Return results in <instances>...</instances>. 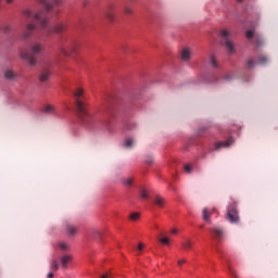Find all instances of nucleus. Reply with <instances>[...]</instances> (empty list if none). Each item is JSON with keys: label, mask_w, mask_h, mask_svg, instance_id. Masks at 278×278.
Wrapping results in <instances>:
<instances>
[{"label": "nucleus", "mask_w": 278, "mask_h": 278, "mask_svg": "<svg viewBox=\"0 0 278 278\" xmlns=\"http://www.w3.org/2000/svg\"><path fill=\"white\" fill-rule=\"evenodd\" d=\"M43 49H45V47L42 46V42L34 41L29 46V51L21 52L20 58H22V60H27V62L30 66H36V63L38 62V59L36 58V55H40V53H42Z\"/></svg>", "instance_id": "f257e3e1"}, {"label": "nucleus", "mask_w": 278, "mask_h": 278, "mask_svg": "<svg viewBox=\"0 0 278 278\" xmlns=\"http://www.w3.org/2000/svg\"><path fill=\"white\" fill-rule=\"evenodd\" d=\"M22 14L27 21H35L36 23H38V25H40V27L43 28L47 27L49 23V20H47V15H45V12H36L31 9H24L22 11Z\"/></svg>", "instance_id": "f03ea898"}, {"label": "nucleus", "mask_w": 278, "mask_h": 278, "mask_svg": "<svg viewBox=\"0 0 278 278\" xmlns=\"http://www.w3.org/2000/svg\"><path fill=\"white\" fill-rule=\"evenodd\" d=\"M74 97L76 99V109H77V114L78 118L80 121H88V111L86 110V103L81 101V97H84V89L77 88L76 91L74 92Z\"/></svg>", "instance_id": "7ed1b4c3"}, {"label": "nucleus", "mask_w": 278, "mask_h": 278, "mask_svg": "<svg viewBox=\"0 0 278 278\" xmlns=\"http://www.w3.org/2000/svg\"><path fill=\"white\" fill-rule=\"evenodd\" d=\"M219 37L222 38V45L226 47L228 53H236V46L229 40V30H220Z\"/></svg>", "instance_id": "20e7f679"}, {"label": "nucleus", "mask_w": 278, "mask_h": 278, "mask_svg": "<svg viewBox=\"0 0 278 278\" xmlns=\"http://www.w3.org/2000/svg\"><path fill=\"white\" fill-rule=\"evenodd\" d=\"M226 218L231 224L240 223V215L238 214V208H236V203L229 204Z\"/></svg>", "instance_id": "39448f33"}, {"label": "nucleus", "mask_w": 278, "mask_h": 278, "mask_svg": "<svg viewBox=\"0 0 278 278\" xmlns=\"http://www.w3.org/2000/svg\"><path fill=\"white\" fill-rule=\"evenodd\" d=\"M36 31V24L28 23L26 24L23 33H22V40H28V38H31V35Z\"/></svg>", "instance_id": "423d86ee"}, {"label": "nucleus", "mask_w": 278, "mask_h": 278, "mask_svg": "<svg viewBox=\"0 0 278 278\" xmlns=\"http://www.w3.org/2000/svg\"><path fill=\"white\" fill-rule=\"evenodd\" d=\"M41 5H43L46 12H51L55 5H60L64 0H53V3L49 2V0H38Z\"/></svg>", "instance_id": "0eeeda50"}, {"label": "nucleus", "mask_w": 278, "mask_h": 278, "mask_svg": "<svg viewBox=\"0 0 278 278\" xmlns=\"http://www.w3.org/2000/svg\"><path fill=\"white\" fill-rule=\"evenodd\" d=\"M58 51L62 53V55H64L65 58H68V55H71V53H73L75 49L68 47L67 45H64V42L61 41L58 45Z\"/></svg>", "instance_id": "6e6552de"}, {"label": "nucleus", "mask_w": 278, "mask_h": 278, "mask_svg": "<svg viewBox=\"0 0 278 278\" xmlns=\"http://www.w3.org/2000/svg\"><path fill=\"white\" fill-rule=\"evenodd\" d=\"M211 231L213 233V238L217 242H220V240H223V237L225 236V230L223 228L213 227V228H211Z\"/></svg>", "instance_id": "1a4fd4ad"}, {"label": "nucleus", "mask_w": 278, "mask_h": 278, "mask_svg": "<svg viewBox=\"0 0 278 278\" xmlns=\"http://www.w3.org/2000/svg\"><path fill=\"white\" fill-rule=\"evenodd\" d=\"M104 16L110 21V23H114V4H109L106 10L104 11Z\"/></svg>", "instance_id": "9d476101"}, {"label": "nucleus", "mask_w": 278, "mask_h": 278, "mask_svg": "<svg viewBox=\"0 0 278 278\" xmlns=\"http://www.w3.org/2000/svg\"><path fill=\"white\" fill-rule=\"evenodd\" d=\"M180 58L182 62H190V59L192 58V50H190V48H184L180 51Z\"/></svg>", "instance_id": "9b49d317"}, {"label": "nucleus", "mask_w": 278, "mask_h": 278, "mask_svg": "<svg viewBox=\"0 0 278 278\" xmlns=\"http://www.w3.org/2000/svg\"><path fill=\"white\" fill-rule=\"evenodd\" d=\"M79 230V227L73 225V224H67L65 226V231L67 233V236L73 237V236H77V231Z\"/></svg>", "instance_id": "f8f14e48"}, {"label": "nucleus", "mask_w": 278, "mask_h": 278, "mask_svg": "<svg viewBox=\"0 0 278 278\" xmlns=\"http://www.w3.org/2000/svg\"><path fill=\"white\" fill-rule=\"evenodd\" d=\"M49 34H62V31H66V24H55L51 29L48 30Z\"/></svg>", "instance_id": "ddd939ff"}, {"label": "nucleus", "mask_w": 278, "mask_h": 278, "mask_svg": "<svg viewBox=\"0 0 278 278\" xmlns=\"http://www.w3.org/2000/svg\"><path fill=\"white\" fill-rule=\"evenodd\" d=\"M231 144H233V139L230 138L226 141H219L215 143V151H220V149H223V147H231Z\"/></svg>", "instance_id": "4468645a"}, {"label": "nucleus", "mask_w": 278, "mask_h": 278, "mask_svg": "<svg viewBox=\"0 0 278 278\" xmlns=\"http://www.w3.org/2000/svg\"><path fill=\"white\" fill-rule=\"evenodd\" d=\"M153 203H154V205H156V207L162 208V207H164V205H166V199L163 198L162 195H155L153 198Z\"/></svg>", "instance_id": "2eb2a0df"}, {"label": "nucleus", "mask_w": 278, "mask_h": 278, "mask_svg": "<svg viewBox=\"0 0 278 278\" xmlns=\"http://www.w3.org/2000/svg\"><path fill=\"white\" fill-rule=\"evenodd\" d=\"M73 261V256L67 254L61 257V266L62 268L66 269L68 268V263Z\"/></svg>", "instance_id": "dca6fc26"}, {"label": "nucleus", "mask_w": 278, "mask_h": 278, "mask_svg": "<svg viewBox=\"0 0 278 278\" xmlns=\"http://www.w3.org/2000/svg\"><path fill=\"white\" fill-rule=\"evenodd\" d=\"M211 216H212V212H210V210L207 208H203L202 218L203 220H205V223H212Z\"/></svg>", "instance_id": "f3484780"}, {"label": "nucleus", "mask_w": 278, "mask_h": 278, "mask_svg": "<svg viewBox=\"0 0 278 278\" xmlns=\"http://www.w3.org/2000/svg\"><path fill=\"white\" fill-rule=\"evenodd\" d=\"M49 77H51L49 70H43L39 76V81H48Z\"/></svg>", "instance_id": "a211bd4d"}, {"label": "nucleus", "mask_w": 278, "mask_h": 278, "mask_svg": "<svg viewBox=\"0 0 278 278\" xmlns=\"http://www.w3.org/2000/svg\"><path fill=\"white\" fill-rule=\"evenodd\" d=\"M245 68L248 71H253V68H255V60H253L252 58L248 59Z\"/></svg>", "instance_id": "6ab92c4d"}, {"label": "nucleus", "mask_w": 278, "mask_h": 278, "mask_svg": "<svg viewBox=\"0 0 278 278\" xmlns=\"http://www.w3.org/2000/svg\"><path fill=\"white\" fill-rule=\"evenodd\" d=\"M43 112H45V114H54L55 106H53L51 104H47L43 106Z\"/></svg>", "instance_id": "aec40b11"}, {"label": "nucleus", "mask_w": 278, "mask_h": 278, "mask_svg": "<svg viewBox=\"0 0 278 278\" xmlns=\"http://www.w3.org/2000/svg\"><path fill=\"white\" fill-rule=\"evenodd\" d=\"M4 77L5 79H16V74H14V72L12 70H8L5 73H4Z\"/></svg>", "instance_id": "412c9836"}, {"label": "nucleus", "mask_w": 278, "mask_h": 278, "mask_svg": "<svg viewBox=\"0 0 278 278\" xmlns=\"http://www.w3.org/2000/svg\"><path fill=\"white\" fill-rule=\"evenodd\" d=\"M181 244L185 251H190V249H192V241L190 239H186Z\"/></svg>", "instance_id": "4be33fe9"}, {"label": "nucleus", "mask_w": 278, "mask_h": 278, "mask_svg": "<svg viewBox=\"0 0 278 278\" xmlns=\"http://www.w3.org/2000/svg\"><path fill=\"white\" fill-rule=\"evenodd\" d=\"M124 147H126V149H131L134 147V139L131 137L126 138Z\"/></svg>", "instance_id": "5701e85b"}, {"label": "nucleus", "mask_w": 278, "mask_h": 278, "mask_svg": "<svg viewBox=\"0 0 278 278\" xmlns=\"http://www.w3.org/2000/svg\"><path fill=\"white\" fill-rule=\"evenodd\" d=\"M268 62H269L268 56L266 55L258 56V64H261V66H266Z\"/></svg>", "instance_id": "b1692460"}, {"label": "nucleus", "mask_w": 278, "mask_h": 278, "mask_svg": "<svg viewBox=\"0 0 278 278\" xmlns=\"http://www.w3.org/2000/svg\"><path fill=\"white\" fill-rule=\"evenodd\" d=\"M122 184H124V186H131V184H134V177H125L122 179Z\"/></svg>", "instance_id": "393cba45"}, {"label": "nucleus", "mask_w": 278, "mask_h": 278, "mask_svg": "<svg viewBox=\"0 0 278 278\" xmlns=\"http://www.w3.org/2000/svg\"><path fill=\"white\" fill-rule=\"evenodd\" d=\"M59 268H60V265L58 264V261L52 260L51 263H50V269L51 270H59Z\"/></svg>", "instance_id": "a878e982"}, {"label": "nucleus", "mask_w": 278, "mask_h": 278, "mask_svg": "<svg viewBox=\"0 0 278 278\" xmlns=\"http://www.w3.org/2000/svg\"><path fill=\"white\" fill-rule=\"evenodd\" d=\"M59 249H60L61 251H68L70 245H68V243H66V242H59Z\"/></svg>", "instance_id": "bb28decb"}, {"label": "nucleus", "mask_w": 278, "mask_h": 278, "mask_svg": "<svg viewBox=\"0 0 278 278\" xmlns=\"http://www.w3.org/2000/svg\"><path fill=\"white\" fill-rule=\"evenodd\" d=\"M210 62L213 68H218V63L216 62V58H214V55H211Z\"/></svg>", "instance_id": "cd10ccee"}, {"label": "nucleus", "mask_w": 278, "mask_h": 278, "mask_svg": "<svg viewBox=\"0 0 278 278\" xmlns=\"http://www.w3.org/2000/svg\"><path fill=\"white\" fill-rule=\"evenodd\" d=\"M160 242H162V244L168 245L170 242V239H168L167 237H163L159 239Z\"/></svg>", "instance_id": "c85d7f7f"}, {"label": "nucleus", "mask_w": 278, "mask_h": 278, "mask_svg": "<svg viewBox=\"0 0 278 278\" xmlns=\"http://www.w3.org/2000/svg\"><path fill=\"white\" fill-rule=\"evenodd\" d=\"M2 31L4 34H10V31H12V26H10V25L3 26Z\"/></svg>", "instance_id": "c756f323"}, {"label": "nucleus", "mask_w": 278, "mask_h": 278, "mask_svg": "<svg viewBox=\"0 0 278 278\" xmlns=\"http://www.w3.org/2000/svg\"><path fill=\"white\" fill-rule=\"evenodd\" d=\"M140 197H141V199H149V194L147 193V190L141 189L140 190Z\"/></svg>", "instance_id": "7c9ffc66"}, {"label": "nucleus", "mask_w": 278, "mask_h": 278, "mask_svg": "<svg viewBox=\"0 0 278 278\" xmlns=\"http://www.w3.org/2000/svg\"><path fill=\"white\" fill-rule=\"evenodd\" d=\"M140 218V213H131L130 214V220H138Z\"/></svg>", "instance_id": "2f4dec72"}, {"label": "nucleus", "mask_w": 278, "mask_h": 278, "mask_svg": "<svg viewBox=\"0 0 278 278\" xmlns=\"http://www.w3.org/2000/svg\"><path fill=\"white\" fill-rule=\"evenodd\" d=\"M228 270H229L230 275H232V277L238 278V274L236 273V269H232V267L229 266V267H228Z\"/></svg>", "instance_id": "473e14b6"}, {"label": "nucleus", "mask_w": 278, "mask_h": 278, "mask_svg": "<svg viewBox=\"0 0 278 278\" xmlns=\"http://www.w3.org/2000/svg\"><path fill=\"white\" fill-rule=\"evenodd\" d=\"M185 172H187L188 174L192 173V165L186 164L185 165Z\"/></svg>", "instance_id": "72a5a7b5"}, {"label": "nucleus", "mask_w": 278, "mask_h": 278, "mask_svg": "<svg viewBox=\"0 0 278 278\" xmlns=\"http://www.w3.org/2000/svg\"><path fill=\"white\" fill-rule=\"evenodd\" d=\"M245 36H247V38H248L249 40H251V38H253V36H254L253 30H248V31L245 33Z\"/></svg>", "instance_id": "f704fd0d"}, {"label": "nucleus", "mask_w": 278, "mask_h": 278, "mask_svg": "<svg viewBox=\"0 0 278 278\" xmlns=\"http://www.w3.org/2000/svg\"><path fill=\"white\" fill-rule=\"evenodd\" d=\"M224 79H225L226 81H231V79H233V74H227V75L224 77Z\"/></svg>", "instance_id": "c9c22d12"}, {"label": "nucleus", "mask_w": 278, "mask_h": 278, "mask_svg": "<svg viewBox=\"0 0 278 278\" xmlns=\"http://www.w3.org/2000/svg\"><path fill=\"white\" fill-rule=\"evenodd\" d=\"M153 162H154L153 156H148V159L146 160L147 164H153Z\"/></svg>", "instance_id": "e433bc0d"}, {"label": "nucleus", "mask_w": 278, "mask_h": 278, "mask_svg": "<svg viewBox=\"0 0 278 278\" xmlns=\"http://www.w3.org/2000/svg\"><path fill=\"white\" fill-rule=\"evenodd\" d=\"M186 258H182V260H178L177 264L178 266H184V264H186Z\"/></svg>", "instance_id": "4c0bfd02"}, {"label": "nucleus", "mask_w": 278, "mask_h": 278, "mask_svg": "<svg viewBox=\"0 0 278 278\" xmlns=\"http://www.w3.org/2000/svg\"><path fill=\"white\" fill-rule=\"evenodd\" d=\"M100 278H112V273L103 274Z\"/></svg>", "instance_id": "58836bf2"}, {"label": "nucleus", "mask_w": 278, "mask_h": 278, "mask_svg": "<svg viewBox=\"0 0 278 278\" xmlns=\"http://www.w3.org/2000/svg\"><path fill=\"white\" fill-rule=\"evenodd\" d=\"M137 249L138 251H142V249H144V243H139Z\"/></svg>", "instance_id": "ea45409f"}, {"label": "nucleus", "mask_w": 278, "mask_h": 278, "mask_svg": "<svg viewBox=\"0 0 278 278\" xmlns=\"http://www.w3.org/2000/svg\"><path fill=\"white\" fill-rule=\"evenodd\" d=\"M124 14H131V9H129V8H125V10H124Z\"/></svg>", "instance_id": "a19ab883"}, {"label": "nucleus", "mask_w": 278, "mask_h": 278, "mask_svg": "<svg viewBox=\"0 0 278 278\" xmlns=\"http://www.w3.org/2000/svg\"><path fill=\"white\" fill-rule=\"evenodd\" d=\"M48 278H53V273L50 271V273L48 274Z\"/></svg>", "instance_id": "79ce46f5"}, {"label": "nucleus", "mask_w": 278, "mask_h": 278, "mask_svg": "<svg viewBox=\"0 0 278 278\" xmlns=\"http://www.w3.org/2000/svg\"><path fill=\"white\" fill-rule=\"evenodd\" d=\"M256 45L260 47V45H262V40H257Z\"/></svg>", "instance_id": "37998d69"}, {"label": "nucleus", "mask_w": 278, "mask_h": 278, "mask_svg": "<svg viewBox=\"0 0 278 278\" xmlns=\"http://www.w3.org/2000/svg\"><path fill=\"white\" fill-rule=\"evenodd\" d=\"M172 233H177V229L176 228L172 229Z\"/></svg>", "instance_id": "c03bdc74"}, {"label": "nucleus", "mask_w": 278, "mask_h": 278, "mask_svg": "<svg viewBox=\"0 0 278 278\" xmlns=\"http://www.w3.org/2000/svg\"><path fill=\"white\" fill-rule=\"evenodd\" d=\"M7 3H14V0H7Z\"/></svg>", "instance_id": "a18cd8bd"}, {"label": "nucleus", "mask_w": 278, "mask_h": 278, "mask_svg": "<svg viewBox=\"0 0 278 278\" xmlns=\"http://www.w3.org/2000/svg\"><path fill=\"white\" fill-rule=\"evenodd\" d=\"M94 233H99V231L94 230Z\"/></svg>", "instance_id": "49530a36"}, {"label": "nucleus", "mask_w": 278, "mask_h": 278, "mask_svg": "<svg viewBox=\"0 0 278 278\" xmlns=\"http://www.w3.org/2000/svg\"><path fill=\"white\" fill-rule=\"evenodd\" d=\"M238 1H242V0H238Z\"/></svg>", "instance_id": "de8ad7c7"}]
</instances>
